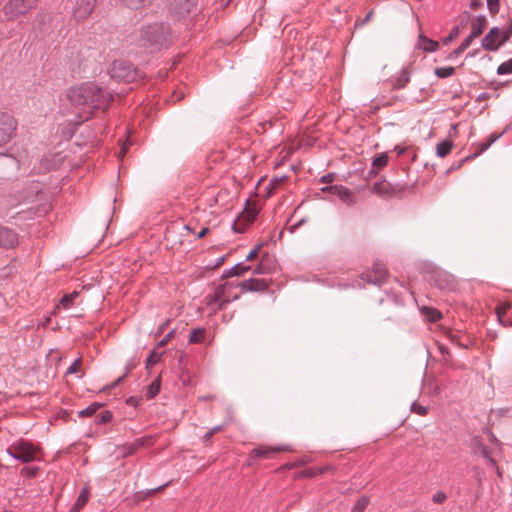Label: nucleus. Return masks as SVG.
Here are the masks:
<instances>
[{"instance_id":"nucleus-1","label":"nucleus","mask_w":512,"mask_h":512,"mask_svg":"<svg viewBox=\"0 0 512 512\" xmlns=\"http://www.w3.org/2000/svg\"><path fill=\"white\" fill-rule=\"evenodd\" d=\"M104 97V93L94 83H86L74 88L69 93L70 100L77 105L98 106Z\"/></svg>"},{"instance_id":"nucleus-2","label":"nucleus","mask_w":512,"mask_h":512,"mask_svg":"<svg viewBox=\"0 0 512 512\" xmlns=\"http://www.w3.org/2000/svg\"><path fill=\"white\" fill-rule=\"evenodd\" d=\"M37 0H9L3 7L7 20L14 21L36 7Z\"/></svg>"},{"instance_id":"nucleus-3","label":"nucleus","mask_w":512,"mask_h":512,"mask_svg":"<svg viewBox=\"0 0 512 512\" xmlns=\"http://www.w3.org/2000/svg\"><path fill=\"white\" fill-rule=\"evenodd\" d=\"M38 452V447L24 440H20L7 448L9 455L25 463L35 460Z\"/></svg>"},{"instance_id":"nucleus-4","label":"nucleus","mask_w":512,"mask_h":512,"mask_svg":"<svg viewBox=\"0 0 512 512\" xmlns=\"http://www.w3.org/2000/svg\"><path fill=\"white\" fill-rule=\"evenodd\" d=\"M169 28L160 23H154L143 28L141 38L151 44H164L167 41Z\"/></svg>"},{"instance_id":"nucleus-5","label":"nucleus","mask_w":512,"mask_h":512,"mask_svg":"<svg viewBox=\"0 0 512 512\" xmlns=\"http://www.w3.org/2000/svg\"><path fill=\"white\" fill-rule=\"evenodd\" d=\"M258 214V207L254 203H247L244 210L240 213L238 218L233 223V230L235 232H244L246 227L250 225Z\"/></svg>"},{"instance_id":"nucleus-6","label":"nucleus","mask_w":512,"mask_h":512,"mask_svg":"<svg viewBox=\"0 0 512 512\" xmlns=\"http://www.w3.org/2000/svg\"><path fill=\"white\" fill-rule=\"evenodd\" d=\"M17 122L14 117L0 113V146L8 143L15 135Z\"/></svg>"},{"instance_id":"nucleus-7","label":"nucleus","mask_w":512,"mask_h":512,"mask_svg":"<svg viewBox=\"0 0 512 512\" xmlns=\"http://www.w3.org/2000/svg\"><path fill=\"white\" fill-rule=\"evenodd\" d=\"M96 0H76L73 16L77 21H83L92 13Z\"/></svg>"},{"instance_id":"nucleus-8","label":"nucleus","mask_w":512,"mask_h":512,"mask_svg":"<svg viewBox=\"0 0 512 512\" xmlns=\"http://www.w3.org/2000/svg\"><path fill=\"white\" fill-rule=\"evenodd\" d=\"M291 451L290 447L287 445L280 446H264L261 445L252 450L251 456H255L257 458L270 459L275 456V454L279 452H288Z\"/></svg>"},{"instance_id":"nucleus-9","label":"nucleus","mask_w":512,"mask_h":512,"mask_svg":"<svg viewBox=\"0 0 512 512\" xmlns=\"http://www.w3.org/2000/svg\"><path fill=\"white\" fill-rule=\"evenodd\" d=\"M501 45V31L497 27L492 28L482 39V46L487 51H496Z\"/></svg>"},{"instance_id":"nucleus-10","label":"nucleus","mask_w":512,"mask_h":512,"mask_svg":"<svg viewBox=\"0 0 512 512\" xmlns=\"http://www.w3.org/2000/svg\"><path fill=\"white\" fill-rule=\"evenodd\" d=\"M18 235L10 228H0V247L5 249L14 248L18 245Z\"/></svg>"},{"instance_id":"nucleus-11","label":"nucleus","mask_w":512,"mask_h":512,"mask_svg":"<svg viewBox=\"0 0 512 512\" xmlns=\"http://www.w3.org/2000/svg\"><path fill=\"white\" fill-rule=\"evenodd\" d=\"M322 191L330 192L348 204H352L354 202L353 193L348 188H346L344 186H339V185L329 186V187L322 188Z\"/></svg>"},{"instance_id":"nucleus-12","label":"nucleus","mask_w":512,"mask_h":512,"mask_svg":"<svg viewBox=\"0 0 512 512\" xmlns=\"http://www.w3.org/2000/svg\"><path fill=\"white\" fill-rule=\"evenodd\" d=\"M196 1L197 0H171L170 7L175 13L184 15L191 12L196 5Z\"/></svg>"},{"instance_id":"nucleus-13","label":"nucleus","mask_w":512,"mask_h":512,"mask_svg":"<svg viewBox=\"0 0 512 512\" xmlns=\"http://www.w3.org/2000/svg\"><path fill=\"white\" fill-rule=\"evenodd\" d=\"M399 191L400 190L397 187H394L386 180L376 182L373 185V192L380 196H390Z\"/></svg>"},{"instance_id":"nucleus-14","label":"nucleus","mask_w":512,"mask_h":512,"mask_svg":"<svg viewBox=\"0 0 512 512\" xmlns=\"http://www.w3.org/2000/svg\"><path fill=\"white\" fill-rule=\"evenodd\" d=\"M241 287L249 291H264L268 288V284L265 280L253 278L243 281Z\"/></svg>"},{"instance_id":"nucleus-15","label":"nucleus","mask_w":512,"mask_h":512,"mask_svg":"<svg viewBox=\"0 0 512 512\" xmlns=\"http://www.w3.org/2000/svg\"><path fill=\"white\" fill-rule=\"evenodd\" d=\"M487 20L485 16L475 18L471 23L472 37H479L486 28Z\"/></svg>"},{"instance_id":"nucleus-16","label":"nucleus","mask_w":512,"mask_h":512,"mask_svg":"<svg viewBox=\"0 0 512 512\" xmlns=\"http://www.w3.org/2000/svg\"><path fill=\"white\" fill-rule=\"evenodd\" d=\"M410 81V72L407 69H403L399 75L393 80L392 86L394 89H401L406 86Z\"/></svg>"},{"instance_id":"nucleus-17","label":"nucleus","mask_w":512,"mask_h":512,"mask_svg":"<svg viewBox=\"0 0 512 512\" xmlns=\"http://www.w3.org/2000/svg\"><path fill=\"white\" fill-rule=\"evenodd\" d=\"M438 46H439V44L437 41L428 39L427 37H425L423 35H421L419 37V47L422 48L424 51H427V52L436 51L438 49Z\"/></svg>"},{"instance_id":"nucleus-18","label":"nucleus","mask_w":512,"mask_h":512,"mask_svg":"<svg viewBox=\"0 0 512 512\" xmlns=\"http://www.w3.org/2000/svg\"><path fill=\"white\" fill-rule=\"evenodd\" d=\"M89 499V490L87 488H84L80 495L78 496L73 508L71 509V512H78L80 509H82L85 504L87 503Z\"/></svg>"},{"instance_id":"nucleus-19","label":"nucleus","mask_w":512,"mask_h":512,"mask_svg":"<svg viewBox=\"0 0 512 512\" xmlns=\"http://www.w3.org/2000/svg\"><path fill=\"white\" fill-rule=\"evenodd\" d=\"M453 143L450 140H445L437 144L436 146V154L437 156L444 158L446 157L452 150Z\"/></svg>"},{"instance_id":"nucleus-20","label":"nucleus","mask_w":512,"mask_h":512,"mask_svg":"<svg viewBox=\"0 0 512 512\" xmlns=\"http://www.w3.org/2000/svg\"><path fill=\"white\" fill-rule=\"evenodd\" d=\"M373 271L375 273L374 282L375 283H382L387 276V269L386 267L381 263H375L373 266Z\"/></svg>"},{"instance_id":"nucleus-21","label":"nucleus","mask_w":512,"mask_h":512,"mask_svg":"<svg viewBox=\"0 0 512 512\" xmlns=\"http://www.w3.org/2000/svg\"><path fill=\"white\" fill-rule=\"evenodd\" d=\"M145 443V439H137L135 442L124 447L123 457H128L134 454Z\"/></svg>"},{"instance_id":"nucleus-22","label":"nucleus","mask_w":512,"mask_h":512,"mask_svg":"<svg viewBox=\"0 0 512 512\" xmlns=\"http://www.w3.org/2000/svg\"><path fill=\"white\" fill-rule=\"evenodd\" d=\"M421 311L430 322H436L441 318V313L434 308L423 307Z\"/></svg>"},{"instance_id":"nucleus-23","label":"nucleus","mask_w":512,"mask_h":512,"mask_svg":"<svg viewBox=\"0 0 512 512\" xmlns=\"http://www.w3.org/2000/svg\"><path fill=\"white\" fill-rule=\"evenodd\" d=\"M511 305L509 303L502 304L496 308V313L498 315L499 321L503 323V325H512V322H505L503 320L504 316L507 314Z\"/></svg>"},{"instance_id":"nucleus-24","label":"nucleus","mask_w":512,"mask_h":512,"mask_svg":"<svg viewBox=\"0 0 512 512\" xmlns=\"http://www.w3.org/2000/svg\"><path fill=\"white\" fill-rule=\"evenodd\" d=\"M205 339V330L204 329H194L190 335L189 342L190 343H201Z\"/></svg>"},{"instance_id":"nucleus-25","label":"nucleus","mask_w":512,"mask_h":512,"mask_svg":"<svg viewBox=\"0 0 512 512\" xmlns=\"http://www.w3.org/2000/svg\"><path fill=\"white\" fill-rule=\"evenodd\" d=\"M160 392V378L154 380L147 389V398L151 399Z\"/></svg>"},{"instance_id":"nucleus-26","label":"nucleus","mask_w":512,"mask_h":512,"mask_svg":"<svg viewBox=\"0 0 512 512\" xmlns=\"http://www.w3.org/2000/svg\"><path fill=\"white\" fill-rule=\"evenodd\" d=\"M123 2L132 9H140L150 4L151 0H123Z\"/></svg>"},{"instance_id":"nucleus-27","label":"nucleus","mask_w":512,"mask_h":512,"mask_svg":"<svg viewBox=\"0 0 512 512\" xmlns=\"http://www.w3.org/2000/svg\"><path fill=\"white\" fill-rule=\"evenodd\" d=\"M455 72L454 67H439L435 69V75L439 78H448Z\"/></svg>"},{"instance_id":"nucleus-28","label":"nucleus","mask_w":512,"mask_h":512,"mask_svg":"<svg viewBox=\"0 0 512 512\" xmlns=\"http://www.w3.org/2000/svg\"><path fill=\"white\" fill-rule=\"evenodd\" d=\"M388 159H389V157L385 153L378 155L373 160V167L376 169H382L383 167H385L387 165Z\"/></svg>"},{"instance_id":"nucleus-29","label":"nucleus","mask_w":512,"mask_h":512,"mask_svg":"<svg viewBox=\"0 0 512 512\" xmlns=\"http://www.w3.org/2000/svg\"><path fill=\"white\" fill-rule=\"evenodd\" d=\"M329 468L328 467H320V468H310L301 473V476L303 477H314L316 475H320L325 473Z\"/></svg>"},{"instance_id":"nucleus-30","label":"nucleus","mask_w":512,"mask_h":512,"mask_svg":"<svg viewBox=\"0 0 512 512\" xmlns=\"http://www.w3.org/2000/svg\"><path fill=\"white\" fill-rule=\"evenodd\" d=\"M223 293H224L223 288H221V287L218 288L213 296H210L207 298V303L209 305H212L214 303H217L218 301H221V303L227 302L228 300H223ZM221 305L222 304H220V306Z\"/></svg>"},{"instance_id":"nucleus-31","label":"nucleus","mask_w":512,"mask_h":512,"mask_svg":"<svg viewBox=\"0 0 512 512\" xmlns=\"http://www.w3.org/2000/svg\"><path fill=\"white\" fill-rule=\"evenodd\" d=\"M499 75L511 74L512 73V59H509L499 65L497 69Z\"/></svg>"},{"instance_id":"nucleus-32","label":"nucleus","mask_w":512,"mask_h":512,"mask_svg":"<svg viewBox=\"0 0 512 512\" xmlns=\"http://www.w3.org/2000/svg\"><path fill=\"white\" fill-rule=\"evenodd\" d=\"M78 295H79L78 292H73L71 294H67V295L63 296V298L60 301V305L63 306L64 308H69L72 305L74 299Z\"/></svg>"},{"instance_id":"nucleus-33","label":"nucleus","mask_w":512,"mask_h":512,"mask_svg":"<svg viewBox=\"0 0 512 512\" xmlns=\"http://www.w3.org/2000/svg\"><path fill=\"white\" fill-rule=\"evenodd\" d=\"M100 407V404L98 403H93L91 404L89 407H87L86 409H83L79 412V416L81 417H89V416H92L95 414V412L99 409Z\"/></svg>"},{"instance_id":"nucleus-34","label":"nucleus","mask_w":512,"mask_h":512,"mask_svg":"<svg viewBox=\"0 0 512 512\" xmlns=\"http://www.w3.org/2000/svg\"><path fill=\"white\" fill-rule=\"evenodd\" d=\"M368 499L365 497L360 498L352 509V512H363L368 506Z\"/></svg>"},{"instance_id":"nucleus-35","label":"nucleus","mask_w":512,"mask_h":512,"mask_svg":"<svg viewBox=\"0 0 512 512\" xmlns=\"http://www.w3.org/2000/svg\"><path fill=\"white\" fill-rule=\"evenodd\" d=\"M250 270V267L249 266H242V265H237L235 266L230 272H229V275L230 276H240V275H243L245 272L249 271Z\"/></svg>"},{"instance_id":"nucleus-36","label":"nucleus","mask_w":512,"mask_h":512,"mask_svg":"<svg viewBox=\"0 0 512 512\" xmlns=\"http://www.w3.org/2000/svg\"><path fill=\"white\" fill-rule=\"evenodd\" d=\"M82 361L80 358L76 359L68 368L67 374L79 373L81 371Z\"/></svg>"},{"instance_id":"nucleus-37","label":"nucleus","mask_w":512,"mask_h":512,"mask_svg":"<svg viewBox=\"0 0 512 512\" xmlns=\"http://www.w3.org/2000/svg\"><path fill=\"white\" fill-rule=\"evenodd\" d=\"M411 410H412L414 413H416V414H418V415H420V416H425V415L428 413V409H427V407H424V406H422V405H420V404H417V403H414V404L412 405Z\"/></svg>"},{"instance_id":"nucleus-38","label":"nucleus","mask_w":512,"mask_h":512,"mask_svg":"<svg viewBox=\"0 0 512 512\" xmlns=\"http://www.w3.org/2000/svg\"><path fill=\"white\" fill-rule=\"evenodd\" d=\"M490 147V143L484 142L478 145L477 151L471 156V158H476L480 154H482L485 150H487ZM470 159V157H467L464 159V161Z\"/></svg>"},{"instance_id":"nucleus-39","label":"nucleus","mask_w":512,"mask_h":512,"mask_svg":"<svg viewBox=\"0 0 512 512\" xmlns=\"http://www.w3.org/2000/svg\"><path fill=\"white\" fill-rule=\"evenodd\" d=\"M161 356H162L161 353H159L157 351H153L147 360V365L152 366V365L158 363L161 359Z\"/></svg>"},{"instance_id":"nucleus-40","label":"nucleus","mask_w":512,"mask_h":512,"mask_svg":"<svg viewBox=\"0 0 512 512\" xmlns=\"http://www.w3.org/2000/svg\"><path fill=\"white\" fill-rule=\"evenodd\" d=\"M446 499H447V495L442 491H438L432 497L433 502L437 503V504H441V503L445 502Z\"/></svg>"},{"instance_id":"nucleus-41","label":"nucleus","mask_w":512,"mask_h":512,"mask_svg":"<svg viewBox=\"0 0 512 512\" xmlns=\"http://www.w3.org/2000/svg\"><path fill=\"white\" fill-rule=\"evenodd\" d=\"M38 469L35 467H25L21 473L27 477H34L37 474Z\"/></svg>"},{"instance_id":"nucleus-42","label":"nucleus","mask_w":512,"mask_h":512,"mask_svg":"<svg viewBox=\"0 0 512 512\" xmlns=\"http://www.w3.org/2000/svg\"><path fill=\"white\" fill-rule=\"evenodd\" d=\"M498 1L499 0H487V5L489 8V11L493 14L498 11V8H499Z\"/></svg>"},{"instance_id":"nucleus-43","label":"nucleus","mask_w":512,"mask_h":512,"mask_svg":"<svg viewBox=\"0 0 512 512\" xmlns=\"http://www.w3.org/2000/svg\"><path fill=\"white\" fill-rule=\"evenodd\" d=\"M98 418L100 423H106L111 420L112 414L109 411H104L98 416Z\"/></svg>"},{"instance_id":"nucleus-44","label":"nucleus","mask_w":512,"mask_h":512,"mask_svg":"<svg viewBox=\"0 0 512 512\" xmlns=\"http://www.w3.org/2000/svg\"><path fill=\"white\" fill-rule=\"evenodd\" d=\"M459 34V29L458 28H454L450 34L444 39V43L447 44L449 43L450 41L454 40Z\"/></svg>"},{"instance_id":"nucleus-45","label":"nucleus","mask_w":512,"mask_h":512,"mask_svg":"<svg viewBox=\"0 0 512 512\" xmlns=\"http://www.w3.org/2000/svg\"><path fill=\"white\" fill-rule=\"evenodd\" d=\"M261 245H258L256 248H254L246 257L247 261H253L258 256V253L260 251Z\"/></svg>"},{"instance_id":"nucleus-46","label":"nucleus","mask_w":512,"mask_h":512,"mask_svg":"<svg viewBox=\"0 0 512 512\" xmlns=\"http://www.w3.org/2000/svg\"><path fill=\"white\" fill-rule=\"evenodd\" d=\"M479 453H480V455H481V456H483V457H485L486 459H488V460H489V462H490L492 465H494V464H495L494 460L490 457L489 451H488V449H487L486 447H482V448L480 449Z\"/></svg>"},{"instance_id":"nucleus-47","label":"nucleus","mask_w":512,"mask_h":512,"mask_svg":"<svg viewBox=\"0 0 512 512\" xmlns=\"http://www.w3.org/2000/svg\"><path fill=\"white\" fill-rule=\"evenodd\" d=\"M267 272V269L264 266V260L262 259L260 264L255 268L254 273L256 274H264Z\"/></svg>"},{"instance_id":"nucleus-48","label":"nucleus","mask_w":512,"mask_h":512,"mask_svg":"<svg viewBox=\"0 0 512 512\" xmlns=\"http://www.w3.org/2000/svg\"><path fill=\"white\" fill-rule=\"evenodd\" d=\"M510 36H511V28L508 31L503 33V35L501 37L502 44L505 43L506 41H508L510 39Z\"/></svg>"},{"instance_id":"nucleus-49","label":"nucleus","mask_w":512,"mask_h":512,"mask_svg":"<svg viewBox=\"0 0 512 512\" xmlns=\"http://www.w3.org/2000/svg\"><path fill=\"white\" fill-rule=\"evenodd\" d=\"M209 232V229L207 227L203 228L198 234L197 238L201 239L204 238Z\"/></svg>"},{"instance_id":"nucleus-50","label":"nucleus","mask_w":512,"mask_h":512,"mask_svg":"<svg viewBox=\"0 0 512 512\" xmlns=\"http://www.w3.org/2000/svg\"><path fill=\"white\" fill-rule=\"evenodd\" d=\"M475 38L476 37H472V34L470 33V35L464 39L463 43L469 47Z\"/></svg>"},{"instance_id":"nucleus-51","label":"nucleus","mask_w":512,"mask_h":512,"mask_svg":"<svg viewBox=\"0 0 512 512\" xmlns=\"http://www.w3.org/2000/svg\"><path fill=\"white\" fill-rule=\"evenodd\" d=\"M498 137L499 136L497 134H491L486 142L490 143L491 146L492 143H494L498 139Z\"/></svg>"},{"instance_id":"nucleus-52","label":"nucleus","mask_w":512,"mask_h":512,"mask_svg":"<svg viewBox=\"0 0 512 512\" xmlns=\"http://www.w3.org/2000/svg\"><path fill=\"white\" fill-rule=\"evenodd\" d=\"M460 54H462V51H460L459 48H457L456 50H454L450 55H449V59H452L454 57H457L459 56Z\"/></svg>"},{"instance_id":"nucleus-53","label":"nucleus","mask_w":512,"mask_h":512,"mask_svg":"<svg viewBox=\"0 0 512 512\" xmlns=\"http://www.w3.org/2000/svg\"><path fill=\"white\" fill-rule=\"evenodd\" d=\"M333 180V177L332 175H325L321 178V181L324 182V183H329Z\"/></svg>"},{"instance_id":"nucleus-54","label":"nucleus","mask_w":512,"mask_h":512,"mask_svg":"<svg viewBox=\"0 0 512 512\" xmlns=\"http://www.w3.org/2000/svg\"><path fill=\"white\" fill-rule=\"evenodd\" d=\"M214 435L213 431L210 430L206 433V435L204 436V439L205 440H209L212 436Z\"/></svg>"},{"instance_id":"nucleus-55","label":"nucleus","mask_w":512,"mask_h":512,"mask_svg":"<svg viewBox=\"0 0 512 512\" xmlns=\"http://www.w3.org/2000/svg\"><path fill=\"white\" fill-rule=\"evenodd\" d=\"M211 430L215 434V433H218V432L222 431L223 428H222V426H216V427H213Z\"/></svg>"},{"instance_id":"nucleus-56","label":"nucleus","mask_w":512,"mask_h":512,"mask_svg":"<svg viewBox=\"0 0 512 512\" xmlns=\"http://www.w3.org/2000/svg\"><path fill=\"white\" fill-rule=\"evenodd\" d=\"M460 49V51H462V53L468 48L467 45H465L463 42L461 43V45L458 47Z\"/></svg>"},{"instance_id":"nucleus-57","label":"nucleus","mask_w":512,"mask_h":512,"mask_svg":"<svg viewBox=\"0 0 512 512\" xmlns=\"http://www.w3.org/2000/svg\"><path fill=\"white\" fill-rule=\"evenodd\" d=\"M165 486H166V485H164V487H165ZM162 488H163V486L158 487V488H156V489H153V490H151V491H150V493H149V494H150V495H152V494H154L155 492H157V491L161 490Z\"/></svg>"},{"instance_id":"nucleus-58","label":"nucleus","mask_w":512,"mask_h":512,"mask_svg":"<svg viewBox=\"0 0 512 512\" xmlns=\"http://www.w3.org/2000/svg\"><path fill=\"white\" fill-rule=\"evenodd\" d=\"M126 150H127V147H126V145H124V146L122 147V149H121V152H120V153H121V157H123V156H124V154L126 153Z\"/></svg>"},{"instance_id":"nucleus-59","label":"nucleus","mask_w":512,"mask_h":512,"mask_svg":"<svg viewBox=\"0 0 512 512\" xmlns=\"http://www.w3.org/2000/svg\"><path fill=\"white\" fill-rule=\"evenodd\" d=\"M168 337H169V335L160 342V346H163L167 343Z\"/></svg>"},{"instance_id":"nucleus-60","label":"nucleus","mask_w":512,"mask_h":512,"mask_svg":"<svg viewBox=\"0 0 512 512\" xmlns=\"http://www.w3.org/2000/svg\"><path fill=\"white\" fill-rule=\"evenodd\" d=\"M183 229H185V230H186V231H188V232H191V231H192V229L190 228V226H189V225H184V226H183Z\"/></svg>"},{"instance_id":"nucleus-61","label":"nucleus","mask_w":512,"mask_h":512,"mask_svg":"<svg viewBox=\"0 0 512 512\" xmlns=\"http://www.w3.org/2000/svg\"><path fill=\"white\" fill-rule=\"evenodd\" d=\"M471 6L472 8H476L477 6V1L473 0L472 3H471Z\"/></svg>"},{"instance_id":"nucleus-62","label":"nucleus","mask_w":512,"mask_h":512,"mask_svg":"<svg viewBox=\"0 0 512 512\" xmlns=\"http://www.w3.org/2000/svg\"><path fill=\"white\" fill-rule=\"evenodd\" d=\"M128 403L134 404L133 399H132V398H131V399H128Z\"/></svg>"},{"instance_id":"nucleus-63","label":"nucleus","mask_w":512,"mask_h":512,"mask_svg":"<svg viewBox=\"0 0 512 512\" xmlns=\"http://www.w3.org/2000/svg\"><path fill=\"white\" fill-rule=\"evenodd\" d=\"M128 403L134 404L133 399H132V398H131V399H128Z\"/></svg>"},{"instance_id":"nucleus-64","label":"nucleus","mask_w":512,"mask_h":512,"mask_svg":"<svg viewBox=\"0 0 512 512\" xmlns=\"http://www.w3.org/2000/svg\"><path fill=\"white\" fill-rule=\"evenodd\" d=\"M403 152H404V150H403V149H398V153H399V154H402Z\"/></svg>"}]
</instances>
